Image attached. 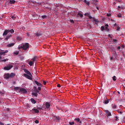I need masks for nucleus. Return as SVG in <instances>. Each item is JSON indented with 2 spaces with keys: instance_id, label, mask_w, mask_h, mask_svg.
Masks as SVG:
<instances>
[{
  "instance_id": "f03ea898",
  "label": "nucleus",
  "mask_w": 125,
  "mask_h": 125,
  "mask_svg": "<svg viewBox=\"0 0 125 125\" xmlns=\"http://www.w3.org/2000/svg\"><path fill=\"white\" fill-rule=\"evenodd\" d=\"M23 76L24 77H25L26 78H27V79H28L29 80H32V75L31 73H30V74H27L24 73L23 74Z\"/></svg>"
},
{
  "instance_id": "6e6d98bb",
  "label": "nucleus",
  "mask_w": 125,
  "mask_h": 125,
  "mask_svg": "<svg viewBox=\"0 0 125 125\" xmlns=\"http://www.w3.org/2000/svg\"><path fill=\"white\" fill-rule=\"evenodd\" d=\"M115 118H116V120H116V121H118V117H115Z\"/></svg>"
},
{
  "instance_id": "f704fd0d",
  "label": "nucleus",
  "mask_w": 125,
  "mask_h": 125,
  "mask_svg": "<svg viewBox=\"0 0 125 125\" xmlns=\"http://www.w3.org/2000/svg\"><path fill=\"white\" fill-rule=\"evenodd\" d=\"M117 16L119 18H121V17H122L121 14H118Z\"/></svg>"
},
{
  "instance_id": "ea45409f",
  "label": "nucleus",
  "mask_w": 125,
  "mask_h": 125,
  "mask_svg": "<svg viewBox=\"0 0 125 125\" xmlns=\"http://www.w3.org/2000/svg\"><path fill=\"white\" fill-rule=\"evenodd\" d=\"M3 55V52H0V56L1 57V56Z\"/></svg>"
},
{
  "instance_id": "338daca9",
  "label": "nucleus",
  "mask_w": 125,
  "mask_h": 125,
  "mask_svg": "<svg viewBox=\"0 0 125 125\" xmlns=\"http://www.w3.org/2000/svg\"><path fill=\"white\" fill-rule=\"evenodd\" d=\"M1 58H2V57H1V56H0V60L1 59Z\"/></svg>"
},
{
  "instance_id": "de8ad7c7",
  "label": "nucleus",
  "mask_w": 125,
  "mask_h": 125,
  "mask_svg": "<svg viewBox=\"0 0 125 125\" xmlns=\"http://www.w3.org/2000/svg\"><path fill=\"white\" fill-rule=\"evenodd\" d=\"M88 18L89 19H92V17L90 15L88 16Z\"/></svg>"
},
{
  "instance_id": "4468645a",
  "label": "nucleus",
  "mask_w": 125,
  "mask_h": 125,
  "mask_svg": "<svg viewBox=\"0 0 125 125\" xmlns=\"http://www.w3.org/2000/svg\"><path fill=\"white\" fill-rule=\"evenodd\" d=\"M54 119H55L56 121L58 122V121H60V118L59 117L54 116Z\"/></svg>"
},
{
  "instance_id": "c756f323",
  "label": "nucleus",
  "mask_w": 125,
  "mask_h": 125,
  "mask_svg": "<svg viewBox=\"0 0 125 125\" xmlns=\"http://www.w3.org/2000/svg\"><path fill=\"white\" fill-rule=\"evenodd\" d=\"M32 95H34L35 97H37L38 96V93H33Z\"/></svg>"
},
{
  "instance_id": "2f4dec72",
  "label": "nucleus",
  "mask_w": 125,
  "mask_h": 125,
  "mask_svg": "<svg viewBox=\"0 0 125 125\" xmlns=\"http://www.w3.org/2000/svg\"><path fill=\"white\" fill-rule=\"evenodd\" d=\"M101 31H103L104 30V26H102L101 27Z\"/></svg>"
},
{
  "instance_id": "37998d69",
  "label": "nucleus",
  "mask_w": 125,
  "mask_h": 125,
  "mask_svg": "<svg viewBox=\"0 0 125 125\" xmlns=\"http://www.w3.org/2000/svg\"><path fill=\"white\" fill-rule=\"evenodd\" d=\"M35 123L36 124H38L39 123V121L38 120H36V121H35Z\"/></svg>"
},
{
  "instance_id": "393cba45",
  "label": "nucleus",
  "mask_w": 125,
  "mask_h": 125,
  "mask_svg": "<svg viewBox=\"0 0 125 125\" xmlns=\"http://www.w3.org/2000/svg\"><path fill=\"white\" fill-rule=\"evenodd\" d=\"M112 116L111 113L109 111L108 113L106 114L107 117Z\"/></svg>"
},
{
  "instance_id": "b1692460",
  "label": "nucleus",
  "mask_w": 125,
  "mask_h": 125,
  "mask_svg": "<svg viewBox=\"0 0 125 125\" xmlns=\"http://www.w3.org/2000/svg\"><path fill=\"white\" fill-rule=\"evenodd\" d=\"M84 2L87 4V5H89L90 4V2L87 1L86 0H84Z\"/></svg>"
},
{
  "instance_id": "6ab92c4d",
  "label": "nucleus",
  "mask_w": 125,
  "mask_h": 125,
  "mask_svg": "<svg viewBox=\"0 0 125 125\" xmlns=\"http://www.w3.org/2000/svg\"><path fill=\"white\" fill-rule=\"evenodd\" d=\"M32 110L33 111H34L35 113H39V110H38V109H34V108H33V109H32Z\"/></svg>"
},
{
  "instance_id": "bb28decb",
  "label": "nucleus",
  "mask_w": 125,
  "mask_h": 125,
  "mask_svg": "<svg viewBox=\"0 0 125 125\" xmlns=\"http://www.w3.org/2000/svg\"><path fill=\"white\" fill-rule=\"evenodd\" d=\"M8 52H9V51L7 50H5V51H3V55H5V54L8 53Z\"/></svg>"
},
{
  "instance_id": "6e6552de",
  "label": "nucleus",
  "mask_w": 125,
  "mask_h": 125,
  "mask_svg": "<svg viewBox=\"0 0 125 125\" xmlns=\"http://www.w3.org/2000/svg\"><path fill=\"white\" fill-rule=\"evenodd\" d=\"M42 35V33H41V31H38L36 33V36L37 37H39Z\"/></svg>"
},
{
  "instance_id": "4be33fe9",
  "label": "nucleus",
  "mask_w": 125,
  "mask_h": 125,
  "mask_svg": "<svg viewBox=\"0 0 125 125\" xmlns=\"http://www.w3.org/2000/svg\"><path fill=\"white\" fill-rule=\"evenodd\" d=\"M77 16L79 17L80 16L81 18L83 17V15L81 14V13H78Z\"/></svg>"
},
{
  "instance_id": "a18cd8bd",
  "label": "nucleus",
  "mask_w": 125,
  "mask_h": 125,
  "mask_svg": "<svg viewBox=\"0 0 125 125\" xmlns=\"http://www.w3.org/2000/svg\"><path fill=\"white\" fill-rule=\"evenodd\" d=\"M70 21V22L72 23H74V20H71Z\"/></svg>"
},
{
  "instance_id": "a19ab883",
  "label": "nucleus",
  "mask_w": 125,
  "mask_h": 125,
  "mask_svg": "<svg viewBox=\"0 0 125 125\" xmlns=\"http://www.w3.org/2000/svg\"><path fill=\"white\" fill-rule=\"evenodd\" d=\"M109 111L107 110H104V112L107 114Z\"/></svg>"
},
{
  "instance_id": "5701e85b",
  "label": "nucleus",
  "mask_w": 125,
  "mask_h": 125,
  "mask_svg": "<svg viewBox=\"0 0 125 125\" xmlns=\"http://www.w3.org/2000/svg\"><path fill=\"white\" fill-rule=\"evenodd\" d=\"M74 120L77 121L78 122H80V124L82 123V122L80 121V119L79 118H76L74 119Z\"/></svg>"
},
{
  "instance_id": "09e8293b",
  "label": "nucleus",
  "mask_w": 125,
  "mask_h": 125,
  "mask_svg": "<svg viewBox=\"0 0 125 125\" xmlns=\"http://www.w3.org/2000/svg\"><path fill=\"white\" fill-rule=\"evenodd\" d=\"M57 87H61V84H57Z\"/></svg>"
},
{
  "instance_id": "4d7b16f0",
  "label": "nucleus",
  "mask_w": 125,
  "mask_h": 125,
  "mask_svg": "<svg viewBox=\"0 0 125 125\" xmlns=\"http://www.w3.org/2000/svg\"><path fill=\"white\" fill-rule=\"evenodd\" d=\"M27 35L28 37H29V33H27Z\"/></svg>"
},
{
  "instance_id": "e2e57ef3",
  "label": "nucleus",
  "mask_w": 125,
  "mask_h": 125,
  "mask_svg": "<svg viewBox=\"0 0 125 125\" xmlns=\"http://www.w3.org/2000/svg\"><path fill=\"white\" fill-rule=\"evenodd\" d=\"M118 93L119 94H120V92L119 91H118Z\"/></svg>"
},
{
  "instance_id": "3c124183",
  "label": "nucleus",
  "mask_w": 125,
  "mask_h": 125,
  "mask_svg": "<svg viewBox=\"0 0 125 125\" xmlns=\"http://www.w3.org/2000/svg\"><path fill=\"white\" fill-rule=\"evenodd\" d=\"M38 90H39V91H41V87H39Z\"/></svg>"
},
{
  "instance_id": "e433bc0d",
  "label": "nucleus",
  "mask_w": 125,
  "mask_h": 125,
  "mask_svg": "<svg viewBox=\"0 0 125 125\" xmlns=\"http://www.w3.org/2000/svg\"><path fill=\"white\" fill-rule=\"evenodd\" d=\"M112 108L113 109H116L117 108V106L116 105H112Z\"/></svg>"
},
{
  "instance_id": "7c9ffc66",
  "label": "nucleus",
  "mask_w": 125,
  "mask_h": 125,
  "mask_svg": "<svg viewBox=\"0 0 125 125\" xmlns=\"http://www.w3.org/2000/svg\"><path fill=\"white\" fill-rule=\"evenodd\" d=\"M4 94V91H0V94H1V95H3Z\"/></svg>"
},
{
  "instance_id": "13d9d810",
  "label": "nucleus",
  "mask_w": 125,
  "mask_h": 125,
  "mask_svg": "<svg viewBox=\"0 0 125 125\" xmlns=\"http://www.w3.org/2000/svg\"><path fill=\"white\" fill-rule=\"evenodd\" d=\"M118 8H121V7L120 6H118Z\"/></svg>"
},
{
  "instance_id": "bf43d9fd",
  "label": "nucleus",
  "mask_w": 125,
  "mask_h": 125,
  "mask_svg": "<svg viewBox=\"0 0 125 125\" xmlns=\"http://www.w3.org/2000/svg\"><path fill=\"white\" fill-rule=\"evenodd\" d=\"M38 109H42V108H40V107H39V108H38Z\"/></svg>"
},
{
  "instance_id": "4c0bfd02",
  "label": "nucleus",
  "mask_w": 125,
  "mask_h": 125,
  "mask_svg": "<svg viewBox=\"0 0 125 125\" xmlns=\"http://www.w3.org/2000/svg\"><path fill=\"white\" fill-rule=\"evenodd\" d=\"M112 40H113V42H117V40L115 39H113Z\"/></svg>"
},
{
  "instance_id": "a878e982",
  "label": "nucleus",
  "mask_w": 125,
  "mask_h": 125,
  "mask_svg": "<svg viewBox=\"0 0 125 125\" xmlns=\"http://www.w3.org/2000/svg\"><path fill=\"white\" fill-rule=\"evenodd\" d=\"M112 80L113 81L115 82L117 80V77L115 76H114L112 78Z\"/></svg>"
},
{
  "instance_id": "9b49d317",
  "label": "nucleus",
  "mask_w": 125,
  "mask_h": 125,
  "mask_svg": "<svg viewBox=\"0 0 125 125\" xmlns=\"http://www.w3.org/2000/svg\"><path fill=\"white\" fill-rule=\"evenodd\" d=\"M15 77V73H11L10 74H9L10 78H13Z\"/></svg>"
},
{
  "instance_id": "58836bf2",
  "label": "nucleus",
  "mask_w": 125,
  "mask_h": 125,
  "mask_svg": "<svg viewBox=\"0 0 125 125\" xmlns=\"http://www.w3.org/2000/svg\"><path fill=\"white\" fill-rule=\"evenodd\" d=\"M14 54H15L16 55H19V52H14Z\"/></svg>"
},
{
  "instance_id": "39448f33",
  "label": "nucleus",
  "mask_w": 125,
  "mask_h": 125,
  "mask_svg": "<svg viewBox=\"0 0 125 125\" xmlns=\"http://www.w3.org/2000/svg\"><path fill=\"white\" fill-rule=\"evenodd\" d=\"M20 92H22L23 94H26L27 93V90L24 88H20Z\"/></svg>"
},
{
  "instance_id": "5fc2aeb1",
  "label": "nucleus",
  "mask_w": 125,
  "mask_h": 125,
  "mask_svg": "<svg viewBox=\"0 0 125 125\" xmlns=\"http://www.w3.org/2000/svg\"><path fill=\"white\" fill-rule=\"evenodd\" d=\"M117 49H118V50L121 49V47H120V46H119L117 47Z\"/></svg>"
},
{
  "instance_id": "774afa93",
  "label": "nucleus",
  "mask_w": 125,
  "mask_h": 125,
  "mask_svg": "<svg viewBox=\"0 0 125 125\" xmlns=\"http://www.w3.org/2000/svg\"><path fill=\"white\" fill-rule=\"evenodd\" d=\"M21 59H23V57H21Z\"/></svg>"
},
{
  "instance_id": "79ce46f5",
  "label": "nucleus",
  "mask_w": 125,
  "mask_h": 125,
  "mask_svg": "<svg viewBox=\"0 0 125 125\" xmlns=\"http://www.w3.org/2000/svg\"><path fill=\"white\" fill-rule=\"evenodd\" d=\"M8 60V59H5V60H3L2 61H1L2 62H7V61Z\"/></svg>"
},
{
  "instance_id": "c85d7f7f",
  "label": "nucleus",
  "mask_w": 125,
  "mask_h": 125,
  "mask_svg": "<svg viewBox=\"0 0 125 125\" xmlns=\"http://www.w3.org/2000/svg\"><path fill=\"white\" fill-rule=\"evenodd\" d=\"M104 104H108L109 103V100H105L104 102Z\"/></svg>"
},
{
  "instance_id": "0eeeda50",
  "label": "nucleus",
  "mask_w": 125,
  "mask_h": 125,
  "mask_svg": "<svg viewBox=\"0 0 125 125\" xmlns=\"http://www.w3.org/2000/svg\"><path fill=\"white\" fill-rule=\"evenodd\" d=\"M9 33L8 30H5L2 34L3 36H6Z\"/></svg>"
},
{
  "instance_id": "c9c22d12",
  "label": "nucleus",
  "mask_w": 125,
  "mask_h": 125,
  "mask_svg": "<svg viewBox=\"0 0 125 125\" xmlns=\"http://www.w3.org/2000/svg\"><path fill=\"white\" fill-rule=\"evenodd\" d=\"M69 124L70 125H74V122H69Z\"/></svg>"
},
{
  "instance_id": "7ed1b4c3",
  "label": "nucleus",
  "mask_w": 125,
  "mask_h": 125,
  "mask_svg": "<svg viewBox=\"0 0 125 125\" xmlns=\"http://www.w3.org/2000/svg\"><path fill=\"white\" fill-rule=\"evenodd\" d=\"M37 57H34L33 59H32V61H30L29 62V64L30 66H32L34 64V62L36 61Z\"/></svg>"
},
{
  "instance_id": "c03bdc74",
  "label": "nucleus",
  "mask_w": 125,
  "mask_h": 125,
  "mask_svg": "<svg viewBox=\"0 0 125 125\" xmlns=\"http://www.w3.org/2000/svg\"><path fill=\"white\" fill-rule=\"evenodd\" d=\"M93 19L94 20V21H95V22H97L98 21L97 20H96L95 18H93Z\"/></svg>"
},
{
  "instance_id": "423d86ee",
  "label": "nucleus",
  "mask_w": 125,
  "mask_h": 125,
  "mask_svg": "<svg viewBox=\"0 0 125 125\" xmlns=\"http://www.w3.org/2000/svg\"><path fill=\"white\" fill-rule=\"evenodd\" d=\"M4 78L5 79H10V74L9 73H5L4 75Z\"/></svg>"
},
{
  "instance_id": "473e14b6",
  "label": "nucleus",
  "mask_w": 125,
  "mask_h": 125,
  "mask_svg": "<svg viewBox=\"0 0 125 125\" xmlns=\"http://www.w3.org/2000/svg\"><path fill=\"white\" fill-rule=\"evenodd\" d=\"M35 89L36 90V93H39V91L38 90L36 87H35Z\"/></svg>"
},
{
  "instance_id": "0e129e2a",
  "label": "nucleus",
  "mask_w": 125,
  "mask_h": 125,
  "mask_svg": "<svg viewBox=\"0 0 125 125\" xmlns=\"http://www.w3.org/2000/svg\"><path fill=\"white\" fill-rule=\"evenodd\" d=\"M80 2L82 1V0H78Z\"/></svg>"
},
{
  "instance_id": "8fccbe9b",
  "label": "nucleus",
  "mask_w": 125,
  "mask_h": 125,
  "mask_svg": "<svg viewBox=\"0 0 125 125\" xmlns=\"http://www.w3.org/2000/svg\"><path fill=\"white\" fill-rule=\"evenodd\" d=\"M106 16H107L108 17H109V16H111V14H106Z\"/></svg>"
},
{
  "instance_id": "603ef678",
  "label": "nucleus",
  "mask_w": 125,
  "mask_h": 125,
  "mask_svg": "<svg viewBox=\"0 0 125 125\" xmlns=\"http://www.w3.org/2000/svg\"><path fill=\"white\" fill-rule=\"evenodd\" d=\"M120 28L119 27H118L117 28V31H120Z\"/></svg>"
},
{
  "instance_id": "69168bd1",
  "label": "nucleus",
  "mask_w": 125,
  "mask_h": 125,
  "mask_svg": "<svg viewBox=\"0 0 125 125\" xmlns=\"http://www.w3.org/2000/svg\"><path fill=\"white\" fill-rule=\"evenodd\" d=\"M88 13L85 14V16H86V15H88Z\"/></svg>"
},
{
  "instance_id": "72a5a7b5",
  "label": "nucleus",
  "mask_w": 125,
  "mask_h": 125,
  "mask_svg": "<svg viewBox=\"0 0 125 125\" xmlns=\"http://www.w3.org/2000/svg\"><path fill=\"white\" fill-rule=\"evenodd\" d=\"M11 18H12L13 20H15V19H16V17H15L14 16H11Z\"/></svg>"
},
{
  "instance_id": "1a4fd4ad",
  "label": "nucleus",
  "mask_w": 125,
  "mask_h": 125,
  "mask_svg": "<svg viewBox=\"0 0 125 125\" xmlns=\"http://www.w3.org/2000/svg\"><path fill=\"white\" fill-rule=\"evenodd\" d=\"M35 83L39 87H42V83H39L38 81H35Z\"/></svg>"
},
{
  "instance_id": "cd10ccee",
  "label": "nucleus",
  "mask_w": 125,
  "mask_h": 125,
  "mask_svg": "<svg viewBox=\"0 0 125 125\" xmlns=\"http://www.w3.org/2000/svg\"><path fill=\"white\" fill-rule=\"evenodd\" d=\"M42 19H45L46 18H47V16L46 15H44L42 16Z\"/></svg>"
},
{
  "instance_id": "f257e3e1",
  "label": "nucleus",
  "mask_w": 125,
  "mask_h": 125,
  "mask_svg": "<svg viewBox=\"0 0 125 125\" xmlns=\"http://www.w3.org/2000/svg\"><path fill=\"white\" fill-rule=\"evenodd\" d=\"M29 44L28 43H25L22 46H21L20 48H22L24 50H26L27 49L29 48Z\"/></svg>"
},
{
  "instance_id": "a211bd4d",
  "label": "nucleus",
  "mask_w": 125,
  "mask_h": 125,
  "mask_svg": "<svg viewBox=\"0 0 125 125\" xmlns=\"http://www.w3.org/2000/svg\"><path fill=\"white\" fill-rule=\"evenodd\" d=\"M15 2H16V1L14 0H10L9 1V3L11 4H14V3H15Z\"/></svg>"
},
{
  "instance_id": "2eb2a0df",
  "label": "nucleus",
  "mask_w": 125,
  "mask_h": 125,
  "mask_svg": "<svg viewBox=\"0 0 125 125\" xmlns=\"http://www.w3.org/2000/svg\"><path fill=\"white\" fill-rule=\"evenodd\" d=\"M24 72H25V73L26 74H27L26 75H29L31 74L28 70L27 69H24Z\"/></svg>"
},
{
  "instance_id": "20e7f679",
  "label": "nucleus",
  "mask_w": 125,
  "mask_h": 125,
  "mask_svg": "<svg viewBox=\"0 0 125 125\" xmlns=\"http://www.w3.org/2000/svg\"><path fill=\"white\" fill-rule=\"evenodd\" d=\"M12 67H13V65L9 64L6 67H4V70L5 71H9V70H11Z\"/></svg>"
},
{
  "instance_id": "dca6fc26",
  "label": "nucleus",
  "mask_w": 125,
  "mask_h": 125,
  "mask_svg": "<svg viewBox=\"0 0 125 125\" xmlns=\"http://www.w3.org/2000/svg\"><path fill=\"white\" fill-rule=\"evenodd\" d=\"M108 24H105V30L107 31H109V29L108 28Z\"/></svg>"
},
{
  "instance_id": "052dcab7",
  "label": "nucleus",
  "mask_w": 125,
  "mask_h": 125,
  "mask_svg": "<svg viewBox=\"0 0 125 125\" xmlns=\"http://www.w3.org/2000/svg\"><path fill=\"white\" fill-rule=\"evenodd\" d=\"M119 113H120V114H122V111H120Z\"/></svg>"
},
{
  "instance_id": "49530a36",
  "label": "nucleus",
  "mask_w": 125,
  "mask_h": 125,
  "mask_svg": "<svg viewBox=\"0 0 125 125\" xmlns=\"http://www.w3.org/2000/svg\"><path fill=\"white\" fill-rule=\"evenodd\" d=\"M43 84L45 85L46 84V82L45 81H43Z\"/></svg>"
},
{
  "instance_id": "864d4df0",
  "label": "nucleus",
  "mask_w": 125,
  "mask_h": 125,
  "mask_svg": "<svg viewBox=\"0 0 125 125\" xmlns=\"http://www.w3.org/2000/svg\"><path fill=\"white\" fill-rule=\"evenodd\" d=\"M0 125H4L3 123L0 122Z\"/></svg>"
},
{
  "instance_id": "aec40b11",
  "label": "nucleus",
  "mask_w": 125,
  "mask_h": 125,
  "mask_svg": "<svg viewBox=\"0 0 125 125\" xmlns=\"http://www.w3.org/2000/svg\"><path fill=\"white\" fill-rule=\"evenodd\" d=\"M31 101L34 104H35L36 103V101H35L34 99H31Z\"/></svg>"
},
{
  "instance_id": "f8f14e48",
  "label": "nucleus",
  "mask_w": 125,
  "mask_h": 125,
  "mask_svg": "<svg viewBox=\"0 0 125 125\" xmlns=\"http://www.w3.org/2000/svg\"><path fill=\"white\" fill-rule=\"evenodd\" d=\"M50 107V103H48V102H46V108H47V109L49 108Z\"/></svg>"
},
{
  "instance_id": "ddd939ff",
  "label": "nucleus",
  "mask_w": 125,
  "mask_h": 125,
  "mask_svg": "<svg viewBox=\"0 0 125 125\" xmlns=\"http://www.w3.org/2000/svg\"><path fill=\"white\" fill-rule=\"evenodd\" d=\"M11 37H12V35H7L6 38H5V40H9Z\"/></svg>"
},
{
  "instance_id": "f3484780",
  "label": "nucleus",
  "mask_w": 125,
  "mask_h": 125,
  "mask_svg": "<svg viewBox=\"0 0 125 125\" xmlns=\"http://www.w3.org/2000/svg\"><path fill=\"white\" fill-rule=\"evenodd\" d=\"M8 33H10L11 34H13L15 32L14 29L8 30Z\"/></svg>"
},
{
  "instance_id": "9d476101",
  "label": "nucleus",
  "mask_w": 125,
  "mask_h": 125,
  "mask_svg": "<svg viewBox=\"0 0 125 125\" xmlns=\"http://www.w3.org/2000/svg\"><path fill=\"white\" fill-rule=\"evenodd\" d=\"M15 44V43H10V44H8L7 45V46L8 47H13V46H14Z\"/></svg>"
},
{
  "instance_id": "680f3d73",
  "label": "nucleus",
  "mask_w": 125,
  "mask_h": 125,
  "mask_svg": "<svg viewBox=\"0 0 125 125\" xmlns=\"http://www.w3.org/2000/svg\"><path fill=\"white\" fill-rule=\"evenodd\" d=\"M114 26H117V23H115Z\"/></svg>"
},
{
  "instance_id": "412c9836",
  "label": "nucleus",
  "mask_w": 125,
  "mask_h": 125,
  "mask_svg": "<svg viewBox=\"0 0 125 125\" xmlns=\"http://www.w3.org/2000/svg\"><path fill=\"white\" fill-rule=\"evenodd\" d=\"M19 89H20V87H15L14 88V90L15 91H18V90H19Z\"/></svg>"
}]
</instances>
